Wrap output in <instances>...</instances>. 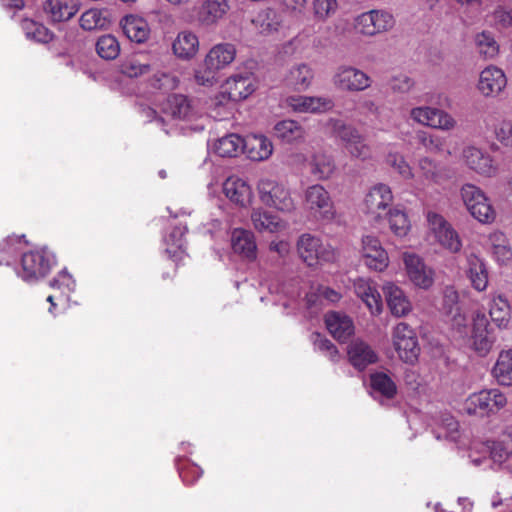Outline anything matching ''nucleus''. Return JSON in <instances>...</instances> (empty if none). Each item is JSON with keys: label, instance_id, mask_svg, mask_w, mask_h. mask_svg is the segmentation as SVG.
<instances>
[{"label": "nucleus", "instance_id": "f257e3e1", "mask_svg": "<svg viewBox=\"0 0 512 512\" xmlns=\"http://www.w3.org/2000/svg\"><path fill=\"white\" fill-rule=\"evenodd\" d=\"M324 128L326 133L341 142L342 147L352 159L366 161L371 158V147L366 143L364 136L352 125L341 119L329 118Z\"/></svg>", "mask_w": 512, "mask_h": 512}, {"label": "nucleus", "instance_id": "f03ea898", "mask_svg": "<svg viewBox=\"0 0 512 512\" xmlns=\"http://www.w3.org/2000/svg\"><path fill=\"white\" fill-rule=\"evenodd\" d=\"M303 207L317 221L330 222L336 216V209L328 190L321 184L308 186L303 192Z\"/></svg>", "mask_w": 512, "mask_h": 512}, {"label": "nucleus", "instance_id": "7ed1b4c3", "mask_svg": "<svg viewBox=\"0 0 512 512\" xmlns=\"http://www.w3.org/2000/svg\"><path fill=\"white\" fill-rule=\"evenodd\" d=\"M462 201L471 216L482 224H491L496 211L485 192L478 186L466 183L460 189Z\"/></svg>", "mask_w": 512, "mask_h": 512}, {"label": "nucleus", "instance_id": "20e7f679", "mask_svg": "<svg viewBox=\"0 0 512 512\" xmlns=\"http://www.w3.org/2000/svg\"><path fill=\"white\" fill-rule=\"evenodd\" d=\"M260 201L270 208L280 212L290 213L296 209V204L289 188L274 179L262 178L257 184Z\"/></svg>", "mask_w": 512, "mask_h": 512}, {"label": "nucleus", "instance_id": "39448f33", "mask_svg": "<svg viewBox=\"0 0 512 512\" xmlns=\"http://www.w3.org/2000/svg\"><path fill=\"white\" fill-rule=\"evenodd\" d=\"M297 252L300 258L309 266L317 267L336 259L334 248L324 243L320 238L305 233L297 241Z\"/></svg>", "mask_w": 512, "mask_h": 512}, {"label": "nucleus", "instance_id": "423d86ee", "mask_svg": "<svg viewBox=\"0 0 512 512\" xmlns=\"http://www.w3.org/2000/svg\"><path fill=\"white\" fill-rule=\"evenodd\" d=\"M461 161L467 169L485 178L496 177L499 173V165L494 157L475 145H467L462 149Z\"/></svg>", "mask_w": 512, "mask_h": 512}, {"label": "nucleus", "instance_id": "0eeeda50", "mask_svg": "<svg viewBox=\"0 0 512 512\" xmlns=\"http://www.w3.org/2000/svg\"><path fill=\"white\" fill-rule=\"evenodd\" d=\"M392 344L398 357L405 363L414 364L420 354L416 332L405 322H399L392 329Z\"/></svg>", "mask_w": 512, "mask_h": 512}, {"label": "nucleus", "instance_id": "6e6552de", "mask_svg": "<svg viewBox=\"0 0 512 512\" xmlns=\"http://www.w3.org/2000/svg\"><path fill=\"white\" fill-rule=\"evenodd\" d=\"M506 404L504 393L498 389H487L470 395L465 401V410L469 414L484 416L497 413Z\"/></svg>", "mask_w": 512, "mask_h": 512}, {"label": "nucleus", "instance_id": "1a4fd4ad", "mask_svg": "<svg viewBox=\"0 0 512 512\" xmlns=\"http://www.w3.org/2000/svg\"><path fill=\"white\" fill-rule=\"evenodd\" d=\"M429 231L435 241L450 253H458L462 248V241L457 231L440 214L435 212L427 213Z\"/></svg>", "mask_w": 512, "mask_h": 512}, {"label": "nucleus", "instance_id": "9d476101", "mask_svg": "<svg viewBox=\"0 0 512 512\" xmlns=\"http://www.w3.org/2000/svg\"><path fill=\"white\" fill-rule=\"evenodd\" d=\"M393 202L390 187L379 183L374 185L364 199V211L375 224L380 223L387 216L388 207Z\"/></svg>", "mask_w": 512, "mask_h": 512}, {"label": "nucleus", "instance_id": "9b49d317", "mask_svg": "<svg viewBox=\"0 0 512 512\" xmlns=\"http://www.w3.org/2000/svg\"><path fill=\"white\" fill-rule=\"evenodd\" d=\"M495 336L490 328L489 321L484 313L478 312L473 317L471 336L468 338V346L478 356L485 357L491 351Z\"/></svg>", "mask_w": 512, "mask_h": 512}, {"label": "nucleus", "instance_id": "f8f14e48", "mask_svg": "<svg viewBox=\"0 0 512 512\" xmlns=\"http://www.w3.org/2000/svg\"><path fill=\"white\" fill-rule=\"evenodd\" d=\"M410 117L421 125L443 131L452 130L457 125V121L448 112L430 106L411 109Z\"/></svg>", "mask_w": 512, "mask_h": 512}, {"label": "nucleus", "instance_id": "ddd939ff", "mask_svg": "<svg viewBox=\"0 0 512 512\" xmlns=\"http://www.w3.org/2000/svg\"><path fill=\"white\" fill-rule=\"evenodd\" d=\"M417 177L423 185H442L451 178L450 168L429 156L419 158Z\"/></svg>", "mask_w": 512, "mask_h": 512}, {"label": "nucleus", "instance_id": "4468645a", "mask_svg": "<svg viewBox=\"0 0 512 512\" xmlns=\"http://www.w3.org/2000/svg\"><path fill=\"white\" fill-rule=\"evenodd\" d=\"M403 261L409 280L418 288L428 290L434 284V270L413 253H404Z\"/></svg>", "mask_w": 512, "mask_h": 512}, {"label": "nucleus", "instance_id": "2eb2a0df", "mask_svg": "<svg viewBox=\"0 0 512 512\" xmlns=\"http://www.w3.org/2000/svg\"><path fill=\"white\" fill-rule=\"evenodd\" d=\"M53 256L46 251H32L22 256V272L20 276L25 281L37 280L44 277L51 269Z\"/></svg>", "mask_w": 512, "mask_h": 512}, {"label": "nucleus", "instance_id": "dca6fc26", "mask_svg": "<svg viewBox=\"0 0 512 512\" xmlns=\"http://www.w3.org/2000/svg\"><path fill=\"white\" fill-rule=\"evenodd\" d=\"M229 11V0H203L196 10V21L201 27H215L226 18Z\"/></svg>", "mask_w": 512, "mask_h": 512}, {"label": "nucleus", "instance_id": "f3484780", "mask_svg": "<svg viewBox=\"0 0 512 512\" xmlns=\"http://www.w3.org/2000/svg\"><path fill=\"white\" fill-rule=\"evenodd\" d=\"M507 85V77L498 66H486L480 73L478 90L485 97L498 96Z\"/></svg>", "mask_w": 512, "mask_h": 512}, {"label": "nucleus", "instance_id": "a211bd4d", "mask_svg": "<svg viewBox=\"0 0 512 512\" xmlns=\"http://www.w3.org/2000/svg\"><path fill=\"white\" fill-rule=\"evenodd\" d=\"M362 257L366 266L383 271L389 263V257L378 238L366 235L362 238Z\"/></svg>", "mask_w": 512, "mask_h": 512}, {"label": "nucleus", "instance_id": "6ab92c4d", "mask_svg": "<svg viewBox=\"0 0 512 512\" xmlns=\"http://www.w3.org/2000/svg\"><path fill=\"white\" fill-rule=\"evenodd\" d=\"M224 195L234 204L240 207L248 206L253 198V192L248 182L236 175L229 176L223 182Z\"/></svg>", "mask_w": 512, "mask_h": 512}, {"label": "nucleus", "instance_id": "aec40b11", "mask_svg": "<svg viewBox=\"0 0 512 512\" xmlns=\"http://www.w3.org/2000/svg\"><path fill=\"white\" fill-rule=\"evenodd\" d=\"M250 219L254 229L259 233H278L288 227L287 221L262 207L253 208Z\"/></svg>", "mask_w": 512, "mask_h": 512}, {"label": "nucleus", "instance_id": "412c9836", "mask_svg": "<svg viewBox=\"0 0 512 512\" xmlns=\"http://www.w3.org/2000/svg\"><path fill=\"white\" fill-rule=\"evenodd\" d=\"M79 0H46L45 14L52 22H64L73 18L79 11Z\"/></svg>", "mask_w": 512, "mask_h": 512}, {"label": "nucleus", "instance_id": "4be33fe9", "mask_svg": "<svg viewBox=\"0 0 512 512\" xmlns=\"http://www.w3.org/2000/svg\"><path fill=\"white\" fill-rule=\"evenodd\" d=\"M334 82L343 90L359 91L369 86V77L353 66H344L335 76Z\"/></svg>", "mask_w": 512, "mask_h": 512}, {"label": "nucleus", "instance_id": "5701e85b", "mask_svg": "<svg viewBox=\"0 0 512 512\" xmlns=\"http://www.w3.org/2000/svg\"><path fill=\"white\" fill-rule=\"evenodd\" d=\"M465 274L470 280L471 286L483 292L488 287V270L483 259L471 253L466 257Z\"/></svg>", "mask_w": 512, "mask_h": 512}, {"label": "nucleus", "instance_id": "b1692460", "mask_svg": "<svg viewBox=\"0 0 512 512\" xmlns=\"http://www.w3.org/2000/svg\"><path fill=\"white\" fill-rule=\"evenodd\" d=\"M231 246L234 253L242 258L253 261L257 256V245L254 234L245 229H234L231 235Z\"/></svg>", "mask_w": 512, "mask_h": 512}, {"label": "nucleus", "instance_id": "393cba45", "mask_svg": "<svg viewBox=\"0 0 512 512\" xmlns=\"http://www.w3.org/2000/svg\"><path fill=\"white\" fill-rule=\"evenodd\" d=\"M383 292L394 316L402 317L411 312L412 304L400 287L388 282L383 286Z\"/></svg>", "mask_w": 512, "mask_h": 512}, {"label": "nucleus", "instance_id": "a878e982", "mask_svg": "<svg viewBox=\"0 0 512 512\" xmlns=\"http://www.w3.org/2000/svg\"><path fill=\"white\" fill-rule=\"evenodd\" d=\"M347 354L350 363L359 370L378 360V356L371 346L360 339L353 340L349 344Z\"/></svg>", "mask_w": 512, "mask_h": 512}, {"label": "nucleus", "instance_id": "bb28decb", "mask_svg": "<svg viewBox=\"0 0 512 512\" xmlns=\"http://www.w3.org/2000/svg\"><path fill=\"white\" fill-rule=\"evenodd\" d=\"M325 323L331 335L340 342H345L354 333V325L350 317L340 312H329Z\"/></svg>", "mask_w": 512, "mask_h": 512}, {"label": "nucleus", "instance_id": "cd10ccee", "mask_svg": "<svg viewBox=\"0 0 512 512\" xmlns=\"http://www.w3.org/2000/svg\"><path fill=\"white\" fill-rule=\"evenodd\" d=\"M288 105L300 113H321L332 109L333 102L323 97L294 96L288 99Z\"/></svg>", "mask_w": 512, "mask_h": 512}, {"label": "nucleus", "instance_id": "c85d7f7f", "mask_svg": "<svg viewBox=\"0 0 512 512\" xmlns=\"http://www.w3.org/2000/svg\"><path fill=\"white\" fill-rule=\"evenodd\" d=\"M247 157L253 161L268 159L273 152L272 142L263 135H249L242 146Z\"/></svg>", "mask_w": 512, "mask_h": 512}, {"label": "nucleus", "instance_id": "c756f323", "mask_svg": "<svg viewBox=\"0 0 512 512\" xmlns=\"http://www.w3.org/2000/svg\"><path fill=\"white\" fill-rule=\"evenodd\" d=\"M356 295L365 303L372 314H378L382 310V300L379 292L372 283L364 278L354 281Z\"/></svg>", "mask_w": 512, "mask_h": 512}, {"label": "nucleus", "instance_id": "7c9ffc66", "mask_svg": "<svg viewBox=\"0 0 512 512\" xmlns=\"http://www.w3.org/2000/svg\"><path fill=\"white\" fill-rule=\"evenodd\" d=\"M123 33L129 40L136 43L145 42L150 35L147 21L137 15H127L120 22Z\"/></svg>", "mask_w": 512, "mask_h": 512}, {"label": "nucleus", "instance_id": "2f4dec72", "mask_svg": "<svg viewBox=\"0 0 512 512\" xmlns=\"http://www.w3.org/2000/svg\"><path fill=\"white\" fill-rule=\"evenodd\" d=\"M163 112L173 119L179 120H189L195 114L192 102L180 94H174L167 98L163 105Z\"/></svg>", "mask_w": 512, "mask_h": 512}, {"label": "nucleus", "instance_id": "473e14b6", "mask_svg": "<svg viewBox=\"0 0 512 512\" xmlns=\"http://www.w3.org/2000/svg\"><path fill=\"white\" fill-rule=\"evenodd\" d=\"M174 54L183 61L191 60L199 50V40L191 31H181L172 44Z\"/></svg>", "mask_w": 512, "mask_h": 512}, {"label": "nucleus", "instance_id": "72a5a7b5", "mask_svg": "<svg viewBox=\"0 0 512 512\" xmlns=\"http://www.w3.org/2000/svg\"><path fill=\"white\" fill-rule=\"evenodd\" d=\"M255 89L254 79L248 75H235L226 81V93L233 101L246 99Z\"/></svg>", "mask_w": 512, "mask_h": 512}, {"label": "nucleus", "instance_id": "f704fd0d", "mask_svg": "<svg viewBox=\"0 0 512 512\" xmlns=\"http://www.w3.org/2000/svg\"><path fill=\"white\" fill-rule=\"evenodd\" d=\"M112 21L108 9L92 8L86 10L79 18L80 27L87 31L106 29Z\"/></svg>", "mask_w": 512, "mask_h": 512}, {"label": "nucleus", "instance_id": "c9c22d12", "mask_svg": "<svg viewBox=\"0 0 512 512\" xmlns=\"http://www.w3.org/2000/svg\"><path fill=\"white\" fill-rule=\"evenodd\" d=\"M281 16L273 9L266 8L257 13L252 19V24L259 33L269 35L275 33L281 27Z\"/></svg>", "mask_w": 512, "mask_h": 512}, {"label": "nucleus", "instance_id": "e433bc0d", "mask_svg": "<svg viewBox=\"0 0 512 512\" xmlns=\"http://www.w3.org/2000/svg\"><path fill=\"white\" fill-rule=\"evenodd\" d=\"M491 254L500 265H506L512 260V249L508 239L502 232H493L489 236Z\"/></svg>", "mask_w": 512, "mask_h": 512}, {"label": "nucleus", "instance_id": "4c0bfd02", "mask_svg": "<svg viewBox=\"0 0 512 512\" xmlns=\"http://www.w3.org/2000/svg\"><path fill=\"white\" fill-rule=\"evenodd\" d=\"M489 315L499 328L507 327L511 318L508 300L502 295H493L489 304Z\"/></svg>", "mask_w": 512, "mask_h": 512}, {"label": "nucleus", "instance_id": "58836bf2", "mask_svg": "<svg viewBox=\"0 0 512 512\" xmlns=\"http://www.w3.org/2000/svg\"><path fill=\"white\" fill-rule=\"evenodd\" d=\"M492 374L500 385H512V349L500 352Z\"/></svg>", "mask_w": 512, "mask_h": 512}, {"label": "nucleus", "instance_id": "ea45409f", "mask_svg": "<svg viewBox=\"0 0 512 512\" xmlns=\"http://www.w3.org/2000/svg\"><path fill=\"white\" fill-rule=\"evenodd\" d=\"M309 167L311 174L319 181L329 179L336 169L332 156L324 153L313 155Z\"/></svg>", "mask_w": 512, "mask_h": 512}, {"label": "nucleus", "instance_id": "a19ab883", "mask_svg": "<svg viewBox=\"0 0 512 512\" xmlns=\"http://www.w3.org/2000/svg\"><path fill=\"white\" fill-rule=\"evenodd\" d=\"M244 139L237 134L219 138L213 145L214 152L221 157H236L243 150Z\"/></svg>", "mask_w": 512, "mask_h": 512}, {"label": "nucleus", "instance_id": "79ce46f5", "mask_svg": "<svg viewBox=\"0 0 512 512\" xmlns=\"http://www.w3.org/2000/svg\"><path fill=\"white\" fill-rule=\"evenodd\" d=\"M274 133L277 138L286 143L302 140L305 135L304 128L294 120H283L274 126Z\"/></svg>", "mask_w": 512, "mask_h": 512}, {"label": "nucleus", "instance_id": "37998d69", "mask_svg": "<svg viewBox=\"0 0 512 512\" xmlns=\"http://www.w3.org/2000/svg\"><path fill=\"white\" fill-rule=\"evenodd\" d=\"M236 47L231 43L214 45L206 55V64H232L236 58Z\"/></svg>", "mask_w": 512, "mask_h": 512}, {"label": "nucleus", "instance_id": "c03bdc74", "mask_svg": "<svg viewBox=\"0 0 512 512\" xmlns=\"http://www.w3.org/2000/svg\"><path fill=\"white\" fill-rule=\"evenodd\" d=\"M340 9L339 0H312L311 12L317 22H326L333 18Z\"/></svg>", "mask_w": 512, "mask_h": 512}, {"label": "nucleus", "instance_id": "a18cd8bd", "mask_svg": "<svg viewBox=\"0 0 512 512\" xmlns=\"http://www.w3.org/2000/svg\"><path fill=\"white\" fill-rule=\"evenodd\" d=\"M21 28L28 39L40 43L50 42L54 34L43 24L34 21L33 19L25 18L21 21Z\"/></svg>", "mask_w": 512, "mask_h": 512}, {"label": "nucleus", "instance_id": "49530a36", "mask_svg": "<svg viewBox=\"0 0 512 512\" xmlns=\"http://www.w3.org/2000/svg\"><path fill=\"white\" fill-rule=\"evenodd\" d=\"M95 50L101 59L112 61L120 54V44L115 36L106 34L98 38L95 44Z\"/></svg>", "mask_w": 512, "mask_h": 512}, {"label": "nucleus", "instance_id": "de8ad7c7", "mask_svg": "<svg viewBox=\"0 0 512 512\" xmlns=\"http://www.w3.org/2000/svg\"><path fill=\"white\" fill-rule=\"evenodd\" d=\"M389 227L397 237H404L411 228L407 214L400 209H389L387 212Z\"/></svg>", "mask_w": 512, "mask_h": 512}, {"label": "nucleus", "instance_id": "09e8293b", "mask_svg": "<svg viewBox=\"0 0 512 512\" xmlns=\"http://www.w3.org/2000/svg\"><path fill=\"white\" fill-rule=\"evenodd\" d=\"M313 73L310 66H292L286 78L287 84L305 90L311 83Z\"/></svg>", "mask_w": 512, "mask_h": 512}, {"label": "nucleus", "instance_id": "8fccbe9b", "mask_svg": "<svg viewBox=\"0 0 512 512\" xmlns=\"http://www.w3.org/2000/svg\"><path fill=\"white\" fill-rule=\"evenodd\" d=\"M374 36L387 32L395 25V19L391 13L382 9L368 11Z\"/></svg>", "mask_w": 512, "mask_h": 512}, {"label": "nucleus", "instance_id": "3c124183", "mask_svg": "<svg viewBox=\"0 0 512 512\" xmlns=\"http://www.w3.org/2000/svg\"><path fill=\"white\" fill-rule=\"evenodd\" d=\"M474 41L478 52L484 55L486 59H492L499 52V45L493 33L489 31L477 33Z\"/></svg>", "mask_w": 512, "mask_h": 512}, {"label": "nucleus", "instance_id": "603ef678", "mask_svg": "<svg viewBox=\"0 0 512 512\" xmlns=\"http://www.w3.org/2000/svg\"><path fill=\"white\" fill-rule=\"evenodd\" d=\"M372 389L384 396L385 398L391 399L397 392V387L394 381L385 373L378 372L374 373L370 377Z\"/></svg>", "mask_w": 512, "mask_h": 512}, {"label": "nucleus", "instance_id": "864d4df0", "mask_svg": "<svg viewBox=\"0 0 512 512\" xmlns=\"http://www.w3.org/2000/svg\"><path fill=\"white\" fill-rule=\"evenodd\" d=\"M186 232L185 227H175L169 236L166 238L167 248L166 253L172 259H178L183 252L185 246L184 235Z\"/></svg>", "mask_w": 512, "mask_h": 512}, {"label": "nucleus", "instance_id": "5fc2aeb1", "mask_svg": "<svg viewBox=\"0 0 512 512\" xmlns=\"http://www.w3.org/2000/svg\"><path fill=\"white\" fill-rule=\"evenodd\" d=\"M387 164L392 167L403 179L410 180L415 177L412 167L406 161L403 155L399 153H389L386 158Z\"/></svg>", "mask_w": 512, "mask_h": 512}, {"label": "nucleus", "instance_id": "6e6d98bb", "mask_svg": "<svg viewBox=\"0 0 512 512\" xmlns=\"http://www.w3.org/2000/svg\"><path fill=\"white\" fill-rule=\"evenodd\" d=\"M311 342L316 351L323 353L331 361L336 362L339 359V352L336 346L319 333L311 335Z\"/></svg>", "mask_w": 512, "mask_h": 512}, {"label": "nucleus", "instance_id": "4d7b16f0", "mask_svg": "<svg viewBox=\"0 0 512 512\" xmlns=\"http://www.w3.org/2000/svg\"><path fill=\"white\" fill-rule=\"evenodd\" d=\"M416 139L422 147L432 153H440L443 151L445 141L442 137L430 134L426 131H418Z\"/></svg>", "mask_w": 512, "mask_h": 512}, {"label": "nucleus", "instance_id": "13d9d810", "mask_svg": "<svg viewBox=\"0 0 512 512\" xmlns=\"http://www.w3.org/2000/svg\"><path fill=\"white\" fill-rule=\"evenodd\" d=\"M496 140L505 148H512V120L504 119L494 128Z\"/></svg>", "mask_w": 512, "mask_h": 512}, {"label": "nucleus", "instance_id": "bf43d9fd", "mask_svg": "<svg viewBox=\"0 0 512 512\" xmlns=\"http://www.w3.org/2000/svg\"><path fill=\"white\" fill-rule=\"evenodd\" d=\"M194 77L199 85L212 86L218 81V66H198Z\"/></svg>", "mask_w": 512, "mask_h": 512}, {"label": "nucleus", "instance_id": "052dcab7", "mask_svg": "<svg viewBox=\"0 0 512 512\" xmlns=\"http://www.w3.org/2000/svg\"><path fill=\"white\" fill-rule=\"evenodd\" d=\"M352 29L355 34L363 37H373V29L368 11L358 14L353 18Z\"/></svg>", "mask_w": 512, "mask_h": 512}, {"label": "nucleus", "instance_id": "680f3d73", "mask_svg": "<svg viewBox=\"0 0 512 512\" xmlns=\"http://www.w3.org/2000/svg\"><path fill=\"white\" fill-rule=\"evenodd\" d=\"M340 298L341 295L338 292L328 287L320 286L317 289V294L307 295V304L309 307H313L317 304L318 301L321 302L323 299L329 302H337L340 300Z\"/></svg>", "mask_w": 512, "mask_h": 512}, {"label": "nucleus", "instance_id": "e2e57ef3", "mask_svg": "<svg viewBox=\"0 0 512 512\" xmlns=\"http://www.w3.org/2000/svg\"><path fill=\"white\" fill-rule=\"evenodd\" d=\"M459 294L453 286H446L443 290V308L446 313L458 311Z\"/></svg>", "mask_w": 512, "mask_h": 512}, {"label": "nucleus", "instance_id": "0e129e2a", "mask_svg": "<svg viewBox=\"0 0 512 512\" xmlns=\"http://www.w3.org/2000/svg\"><path fill=\"white\" fill-rule=\"evenodd\" d=\"M152 86L164 91L173 90L178 86V79L167 73H157L152 80Z\"/></svg>", "mask_w": 512, "mask_h": 512}, {"label": "nucleus", "instance_id": "69168bd1", "mask_svg": "<svg viewBox=\"0 0 512 512\" xmlns=\"http://www.w3.org/2000/svg\"><path fill=\"white\" fill-rule=\"evenodd\" d=\"M50 286L69 292L74 289L75 283L72 276L66 270H62L57 277L50 282Z\"/></svg>", "mask_w": 512, "mask_h": 512}, {"label": "nucleus", "instance_id": "338daca9", "mask_svg": "<svg viewBox=\"0 0 512 512\" xmlns=\"http://www.w3.org/2000/svg\"><path fill=\"white\" fill-rule=\"evenodd\" d=\"M490 455L495 462H503L509 455H512L505 440L492 442Z\"/></svg>", "mask_w": 512, "mask_h": 512}, {"label": "nucleus", "instance_id": "774afa93", "mask_svg": "<svg viewBox=\"0 0 512 512\" xmlns=\"http://www.w3.org/2000/svg\"><path fill=\"white\" fill-rule=\"evenodd\" d=\"M493 17L498 25L504 28L512 27V9L497 7L493 12Z\"/></svg>", "mask_w": 512, "mask_h": 512}]
</instances>
